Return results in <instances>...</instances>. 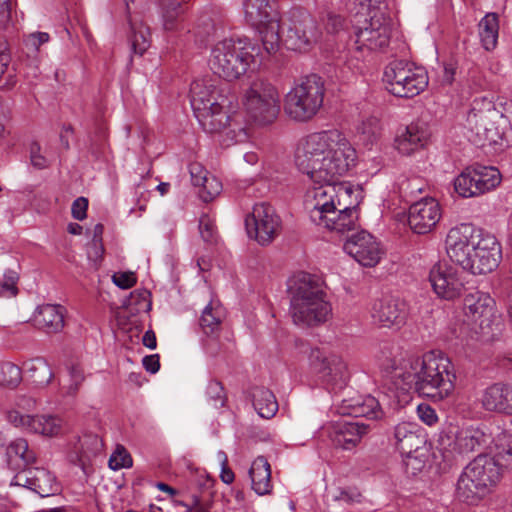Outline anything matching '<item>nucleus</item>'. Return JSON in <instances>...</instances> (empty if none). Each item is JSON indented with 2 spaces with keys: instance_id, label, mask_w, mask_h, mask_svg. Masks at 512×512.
Listing matches in <instances>:
<instances>
[{
  "instance_id": "nucleus-1",
  "label": "nucleus",
  "mask_w": 512,
  "mask_h": 512,
  "mask_svg": "<svg viewBox=\"0 0 512 512\" xmlns=\"http://www.w3.org/2000/svg\"><path fill=\"white\" fill-rule=\"evenodd\" d=\"M356 160V150L338 130L312 133L297 148L295 165L315 184L307 193L306 204L316 225L323 224L328 214H336L342 199L354 193L350 183L339 180Z\"/></svg>"
},
{
  "instance_id": "nucleus-2",
  "label": "nucleus",
  "mask_w": 512,
  "mask_h": 512,
  "mask_svg": "<svg viewBox=\"0 0 512 512\" xmlns=\"http://www.w3.org/2000/svg\"><path fill=\"white\" fill-rule=\"evenodd\" d=\"M381 371L397 389H414L419 394L442 401L455 388L456 374L453 363L442 354L431 351L422 357L407 359L387 358L380 365Z\"/></svg>"
},
{
  "instance_id": "nucleus-3",
  "label": "nucleus",
  "mask_w": 512,
  "mask_h": 512,
  "mask_svg": "<svg viewBox=\"0 0 512 512\" xmlns=\"http://www.w3.org/2000/svg\"><path fill=\"white\" fill-rule=\"evenodd\" d=\"M445 243L449 258L473 275L494 271L502 260L497 238L470 223L451 228Z\"/></svg>"
},
{
  "instance_id": "nucleus-4",
  "label": "nucleus",
  "mask_w": 512,
  "mask_h": 512,
  "mask_svg": "<svg viewBox=\"0 0 512 512\" xmlns=\"http://www.w3.org/2000/svg\"><path fill=\"white\" fill-rule=\"evenodd\" d=\"M287 287L289 311L296 325L313 327L328 321L332 306L319 276L307 272L296 273L288 280Z\"/></svg>"
},
{
  "instance_id": "nucleus-5",
  "label": "nucleus",
  "mask_w": 512,
  "mask_h": 512,
  "mask_svg": "<svg viewBox=\"0 0 512 512\" xmlns=\"http://www.w3.org/2000/svg\"><path fill=\"white\" fill-rule=\"evenodd\" d=\"M212 79H198L190 86V103L194 115L204 131L220 132L226 127L229 116L224 110L232 104L233 97L225 94Z\"/></svg>"
},
{
  "instance_id": "nucleus-6",
  "label": "nucleus",
  "mask_w": 512,
  "mask_h": 512,
  "mask_svg": "<svg viewBox=\"0 0 512 512\" xmlns=\"http://www.w3.org/2000/svg\"><path fill=\"white\" fill-rule=\"evenodd\" d=\"M258 57L261 53L256 45L224 39L212 47L208 64L215 75L233 81L246 74L252 65H259Z\"/></svg>"
},
{
  "instance_id": "nucleus-7",
  "label": "nucleus",
  "mask_w": 512,
  "mask_h": 512,
  "mask_svg": "<svg viewBox=\"0 0 512 512\" xmlns=\"http://www.w3.org/2000/svg\"><path fill=\"white\" fill-rule=\"evenodd\" d=\"M324 80L317 74L301 79L285 96V113L293 120L306 122L312 119L323 105Z\"/></svg>"
},
{
  "instance_id": "nucleus-8",
  "label": "nucleus",
  "mask_w": 512,
  "mask_h": 512,
  "mask_svg": "<svg viewBox=\"0 0 512 512\" xmlns=\"http://www.w3.org/2000/svg\"><path fill=\"white\" fill-rule=\"evenodd\" d=\"M243 9L246 22L259 31L266 53H276L280 47L281 21L277 4L271 0H245Z\"/></svg>"
},
{
  "instance_id": "nucleus-9",
  "label": "nucleus",
  "mask_w": 512,
  "mask_h": 512,
  "mask_svg": "<svg viewBox=\"0 0 512 512\" xmlns=\"http://www.w3.org/2000/svg\"><path fill=\"white\" fill-rule=\"evenodd\" d=\"M386 89L400 98H413L428 85L427 71L407 60H393L384 69Z\"/></svg>"
},
{
  "instance_id": "nucleus-10",
  "label": "nucleus",
  "mask_w": 512,
  "mask_h": 512,
  "mask_svg": "<svg viewBox=\"0 0 512 512\" xmlns=\"http://www.w3.org/2000/svg\"><path fill=\"white\" fill-rule=\"evenodd\" d=\"M249 117L259 125L272 123L280 111V97L277 88L267 80L251 82L243 99Z\"/></svg>"
},
{
  "instance_id": "nucleus-11",
  "label": "nucleus",
  "mask_w": 512,
  "mask_h": 512,
  "mask_svg": "<svg viewBox=\"0 0 512 512\" xmlns=\"http://www.w3.org/2000/svg\"><path fill=\"white\" fill-rule=\"evenodd\" d=\"M497 168L475 164L465 168L454 180V189L463 198L478 197L500 184Z\"/></svg>"
},
{
  "instance_id": "nucleus-12",
  "label": "nucleus",
  "mask_w": 512,
  "mask_h": 512,
  "mask_svg": "<svg viewBox=\"0 0 512 512\" xmlns=\"http://www.w3.org/2000/svg\"><path fill=\"white\" fill-rule=\"evenodd\" d=\"M245 226L250 238L261 246H267L280 234L282 221L273 206L261 202L255 204L252 212L246 216Z\"/></svg>"
},
{
  "instance_id": "nucleus-13",
  "label": "nucleus",
  "mask_w": 512,
  "mask_h": 512,
  "mask_svg": "<svg viewBox=\"0 0 512 512\" xmlns=\"http://www.w3.org/2000/svg\"><path fill=\"white\" fill-rule=\"evenodd\" d=\"M286 36L284 39L288 49L306 52L317 38L316 23L311 15L302 8H292L288 12Z\"/></svg>"
},
{
  "instance_id": "nucleus-14",
  "label": "nucleus",
  "mask_w": 512,
  "mask_h": 512,
  "mask_svg": "<svg viewBox=\"0 0 512 512\" xmlns=\"http://www.w3.org/2000/svg\"><path fill=\"white\" fill-rule=\"evenodd\" d=\"M309 360L328 390L338 392L347 386L349 372L341 357L334 354L327 356L319 348H313Z\"/></svg>"
},
{
  "instance_id": "nucleus-15",
  "label": "nucleus",
  "mask_w": 512,
  "mask_h": 512,
  "mask_svg": "<svg viewBox=\"0 0 512 512\" xmlns=\"http://www.w3.org/2000/svg\"><path fill=\"white\" fill-rule=\"evenodd\" d=\"M428 280L433 292L443 300L453 301L465 290L459 271L446 262L435 263L429 271Z\"/></svg>"
},
{
  "instance_id": "nucleus-16",
  "label": "nucleus",
  "mask_w": 512,
  "mask_h": 512,
  "mask_svg": "<svg viewBox=\"0 0 512 512\" xmlns=\"http://www.w3.org/2000/svg\"><path fill=\"white\" fill-rule=\"evenodd\" d=\"M492 442V434L486 427L469 426L457 430L449 446L458 456L464 457L472 453L485 454Z\"/></svg>"
},
{
  "instance_id": "nucleus-17",
  "label": "nucleus",
  "mask_w": 512,
  "mask_h": 512,
  "mask_svg": "<svg viewBox=\"0 0 512 512\" xmlns=\"http://www.w3.org/2000/svg\"><path fill=\"white\" fill-rule=\"evenodd\" d=\"M441 216V208L437 200L425 197L409 207L408 224L415 234L424 235L435 229Z\"/></svg>"
},
{
  "instance_id": "nucleus-18",
  "label": "nucleus",
  "mask_w": 512,
  "mask_h": 512,
  "mask_svg": "<svg viewBox=\"0 0 512 512\" xmlns=\"http://www.w3.org/2000/svg\"><path fill=\"white\" fill-rule=\"evenodd\" d=\"M356 50H382L389 45L391 28L383 17L372 16L367 26L355 31Z\"/></svg>"
},
{
  "instance_id": "nucleus-19",
  "label": "nucleus",
  "mask_w": 512,
  "mask_h": 512,
  "mask_svg": "<svg viewBox=\"0 0 512 512\" xmlns=\"http://www.w3.org/2000/svg\"><path fill=\"white\" fill-rule=\"evenodd\" d=\"M343 249L360 265L365 267L375 266L381 259L382 254L379 243L367 231H360L348 237Z\"/></svg>"
},
{
  "instance_id": "nucleus-20",
  "label": "nucleus",
  "mask_w": 512,
  "mask_h": 512,
  "mask_svg": "<svg viewBox=\"0 0 512 512\" xmlns=\"http://www.w3.org/2000/svg\"><path fill=\"white\" fill-rule=\"evenodd\" d=\"M371 315L381 326L398 329L406 322L408 309L406 303L399 298L383 297L374 302Z\"/></svg>"
},
{
  "instance_id": "nucleus-21",
  "label": "nucleus",
  "mask_w": 512,
  "mask_h": 512,
  "mask_svg": "<svg viewBox=\"0 0 512 512\" xmlns=\"http://www.w3.org/2000/svg\"><path fill=\"white\" fill-rule=\"evenodd\" d=\"M11 485L26 487L40 497L55 495L60 489L55 477L44 468L24 469L16 474Z\"/></svg>"
},
{
  "instance_id": "nucleus-22",
  "label": "nucleus",
  "mask_w": 512,
  "mask_h": 512,
  "mask_svg": "<svg viewBox=\"0 0 512 512\" xmlns=\"http://www.w3.org/2000/svg\"><path fill=\"white\" fill-rule=\"evenodd\" d=\"M500 468L493 457L479 454L464 467L463 471L491 493L500 481Z\"/></svg>"
},
{
  "instance_id": "nucleus-23",
  "label": "nucleus",
  "mask_w": 512,
  "mask_h": 512,
  "mask_svg": "<svg viewBox=\"0 0 512 512\" xmlns=\"http://www.w3.org/2000/svg\"><path fill=\"white\" fill-rule=\"evenodd\" d=\"M370 426L362 420L337 421L331 425L329 436L333 444L344 450L355 448L362 437L368 433Z\"/></svg>"
},
{
  "instance_id": "nucleus-24",
  "label": "nucleus",
  "mask_w": 512,
  "mask_h": 512,
  "mask_svg": "<svg viewBox=\"0 0 512 512\" xmlns=\"http://www.w3.org/2000/svg\"><path fill=\"white\" fill-rule=\"evenodd\" d=\"M464 310L468 317H471L483 328L489 326L492 321L495 301L488 293L476 290L465 296Z\"/></svg>"
},
{
  "instance_id": "nucleus-25",
  "label": "nucleus",
  "mask_w": 512,
  "mask_h": 512,
  "mask_svg": "<svg viewBox=\"0 0 512 512\" xmlns=\"http://www.w3.org/2000/svg\"><path fill=\"white\" fill-rule=\"evenodd\" d=\"M339 412L354 418L376 420L382 418L384 412L379 400L372 395H357L341 400Z\"/></svg>"
},
{
  "instance_id": "nucleus-26",
  "label": "nucleus",
  "mask_w": 512,
  "mask_h": 512,
  "mask_svg": "<svg viewBox=\"0 0 512 512\" xmlns=\"http://www.w3.org/2000/svg\"><path fill=\"white\" fill-rule=\"evenodd\" d=\"M103 450V441L96 434H84L73 444L69 452V460L85 470L94 457Z\"/></svg>"
},
{
  "instance_id": "nucleus-27",
  "label": "nucleus",
  "mask_w": 512,
  "mask_h": 512,
  "mask_svg": "<svg viewBox=\"0 0 512 512\" xmlns=\"http://www.w3.org/2000/svg\"><path fill=\"white\" fill-rule=\"evenodd\" d=\"M358 205L357 197L349 204L342 203V206H338L336 214H328V217L323 220V224L318 225L339 233L354 230L358 220Z\"/></svg>"
},
{
  "instance_id": "nucleus-28",
  "label": "nucleus",
  "mask_w": 512,
  "mask_h": 512,
  "mask_svg": "<svg viewBox=\"0 0 512 512\" xmlns=\"http://www.w3.org/2000/svg\"><path fill=\"white\" fill-rule=\"evenodd\" d=\"M490 493L471 476L462 470L460 473L454 491V498L470 506L478 505Z\"/></svg>"
},
{
  "instance_id": "nucleus-29",
  "label": "nucleus",
  "mask_w": 512,
  "mask_h": 512,
  "mask_svg": "<svg viewBox=\"0 0 512 512\" xmlns=\"http://www.w3.org/2000/svg\"><path fill=\"white\" fill-rule=\"evenodd\" d=\"M429 138L427 130L419 124L411 123L395 139V148L403 155H410L424 147Z\"/></svg>"
},
{
  "instance_id": "nucleus-30",
  "label": "nucleus",
  "mask_w": 512,
  "mask_h": 512,
  "mask_svg": "<svg viewBox=\"0 0 512 512\" xmlns=\"http://www.w3.org/2000/svg\"><path fill=\"white\" fill-rule=\"evenodd\" d=\"M251 487L259 496L268 495L272 492L271 467L263 456L257 457L249 470Z\"/></svg>"
},
{
  "instance_id": "nucleus-31",
  "label": "nucleus",
  "mask_w": 512,
  "mask_h": 512,
  "mask_svg": "<svg viewBox=\"0 0 512 512\" xmlns=\"http://www.w3.org/2000/svg\"><path fill=\"white\" fill-rule=\"evenodd\" d=\"M64 312L61 305L46 304L39 307L35 321L47 333H57L64 327Z\"/></svg>"
},
{
  "instance_id": "nucleus-32",
  "label": "nucleus",
  "mask_w": 512,
  "mask_h": 512,
  "mask_svg": "<svg viewBox=\"0 0 512 512\" xmlns=\"http://www.w3.org/2000/svg\"><path fill=\"white\" fill-rule=\"evenodd\" d=\"M250 397L254 409L264 419L272 418L278 411V402L271 390L263 386L250 389Z\"/></svg>"
},
{
  "instance_id": "nucleus-33",
  "label": "nucleus",
  "mask_w": 512,
  "mask_h": 512,
  "mask_svg": "<svg viewBox=\"0 0 512 512\" xmlns=\"http://www.w3.org/2000/svg\"><path fill=\"white\" fill-rule=\"evenodd\" d=\"M494 110L495 107L491 100L487 99L486 97L475 98L467 115V122L469 127L472 130H475L476 134H479L478 118L481 120L480 128L486 129L490 122L488 114L494 112Z\"/></svg>"
},
{
  "instance_id": "nucleus-34",
  "label": "nucleus",
  "mask_w": 512,
  "mask_h": 512,
  "mask_svg": "<svg viewBox=\"0 0 512 512\" xmlns=\"http://www.w3.org/2000/svg\"><path fill=\"white\" fill-rule=\"evenodd\" d=\"M479 36L485 50H493L498 41L499 21L496 13H487L479 22Z\"/></svg>"
},
{
  "instance_id": "nucleus-35",
  "label": "nucleus",
  "mask_w": 512,
  "mask_h": 512,
  "mask_svg": "<svg viewBox=\"0 0 512 512\" xmlns=\"http://www.w3.org/2000/svg\"><path fill=\"white\" fill-rule=\"evenodd\" d=\"M423 440L420 435L415 430L412 434H410L402 443H400L396 448L401 453V455L405 458L404 464L409 467L412 464V461H416L417 465H413V475H416L417 472H420L424 467V461L418 459L417 456H414L413 453H416L421 447Z\"/></svg>"
},
{
  "instance_id": "nucleus-36",
  "label": "nucleus",
  "mask_w": 512,
  "mask_h": 512,
  "mask_svg": "<svg viewBox=\"0 0 512 512\" xmlns=\"http://www.w3.org/2000/svg\"><path fill=\"white\" fill-rule=\"evenodd\" d=\"M63 421L52 415L32 416L29 433L47 437L58 436L62 432Z\"/></svg>"
},
{
  "instance_id": "nucleus-37",
  "label": "nucleus",
  "mask_w": 512,
  "mask_h": 512,
  "mask_svg": "<svg viewBox=\"0 0 512 512\" xmlns=\"http://www.w3.org/2000/svg\"><path fill=\"white\" fill-rule=\"evenodd\" d=\"M6 455L9 464H11L14 459H18L20 461V463L17 464L18 467H25L36 461L35 452L29 448L28 442L24 438H18L12 441L7 446Z\"/></svg>"
},
{
  "instance_id": "nucleus-38",
  "label": "nucleus",
  "mask_w": 512,
  "mask_h": 512,
  "mask_svg": "<svg viewBox=\"0 0 512 512\" xmlns=\"http://www.w3.org/2000/svg\"><path fill=\"white\" fill-rule=\"evenodd\" d=\"M151 45V33L143 23L130 22V48L135 54L143 55Z\"/></svg>"
},
{
  "instance_id": "nucleus-39",
  "label": "nucleus",
  "mask_w": 512,
  "mask_h": 512,
  "mask_svg": "<svg viewBox=\"0 0 512 512\" xmlns=\"http://www.w3.org/2000/svg\"><path fill=\"white\" fill-rule=\"evenodd\" d=\"M224 318V309L219 303L211 301L203 310L200 326L206 334L216 331Z\"/></svg>"
},
{
  "instance_id": "nucleus-40",
  "label": "nucleus",
  "mask_w": 512,
  "mask_h": 512,
  "mask_svg": "<svg viewBox=\"0 0 512 512\" xmlns=\"http://www.w3.org/2000/svg\"><path fill=\"white\" fill-rule=\"evenodd\" d=\"M504 383H494L488 386L482 393V407L490 412L502 413Z\"/></svg>"
},
{
  "instance_id": "nucleus-41",
  "label": "nucleus",
  "mask_w": 512,
  "mask_h": 512,
  "mask_svg": "<svg viewBox=\"0 0 512 512\" xmlns=\"http://www.w3.org/2000/svg\"><path fill=\"white\" fill-rule=\"evenodd\" d=\"M182 2L185 0H159L165 30L176 28L177 19L184 12Z\"/></svg>"
},
{
  "instance_id": "nucleus-42",
  "label": "nucleus",
  "mask_w": 512,
  "mask_h": 512,
  "mask_svg": "<svg viewBox=\"0 0 512 512\" xmlns=\"http://www.w3.org/2000/svg\"><path fill=\"white\" fill-rule=\"evenodd\" d=\"M359 140L365 145H373L377 142L381 133L380 121L376 117H369L362 121L358 127Z\"/></svg>"
},
{
  "instance_id": "nucleus-43",
  "label": "nucleus",
  "mask_w": 512,
  "mask_h": 512,
  "mask_svg": "<svg viewBox=\"0 0 512 512\" xmlns=\"http://www.w3.org/2000/svg\"><path fill=\"white\" fill-rule=\"evenodd\" d=\"M111 313L115 337L120 339L121 335L124 337L128 333V298H124L120 306H112Z\"/></svg>"
},
{
  "instance_id": "nucleus-44",
  "label": "nucleus",
  "mask_w": 512,
  "mask_h": 512,
  "mask_svg": "<svg viewBox=\"0 0 512 512\" xmlns=\"http://www.w3.org/2000/svg\"><path fill=\"white\" fill-rule=\"evenodd\" d=\"M151 309L150 292L147 290L130 292V317L147 313Z\"/></svg>"
},
{
  "instance_id": "nucleus-45",
  "label": "nucleus",
  "mask_w": 512,
  "mask_h": 512,
  "mask_svg": "<svg viewBox=\"0 0 512 512\" xmlns=\"http://www.w3.org/2000/svg\"><path fill=\"white\" fill-rule=\"evenodd\" d=\"M21 381L20 368L11 363L4 362L0 364V385L6 387H15Z\"/></svg>"
},
{
  "instance_id": "nucleus-46",
  "label": "nucleus",
  "mask_w": 512,
  "mask_h": 512,
  "mask_svg": "<svg viewBox=\"0 0 512 512\" xmlns=\"http://www.w3.org/2000/svg\"><path fill=\"white\" fill-rule=\"evenodd\" d=\"M27 371L31 374L40 372L41 376L34 377V383L38 385H47L53 378V372L48 363L41 358L33 360L27 364Z\"/></svg>"
},
{
  "instance_id": "nucleus-47",
  "label": "nucleus",
  "mask_w": 512,
  "mask_h": 512,
  "mask_svg": "<svg viewBox=\"0 0 512 512\" xmlns=\"http://www.w3.org/2000/svg\"><path fill=\"white\" fill-rule=\"evenodd\" d=\"M6 421L16 428L29 432L32 415L26 414L25 412L10 407L4 412Z\"/></svg>"
},
{
  "instance_id": "nucleus-48",
  "label": "nucleus",
  "mask_w": 512,
  "mask_h": 512,
  "mask_svg": "<svg viewBox=\"0 0 512 512\" xmlns=\"http://www.w3.org/2000/svg\"><path fill=\"white\" fill-rule=\"evenodd\" d=\"M19 275L15 270L7 269L4 272L3 279H0V296L1 297H14L18 293L17 281Z\"/></svg>"
},
{
  "instance_id": "nucleus-49",
  "label": "nucleus",
  "mask_w": 512,
  "mask_h": 512,
  "mask_svg": "<svg viewBox=\"0 0 512 512\" xmlns=\"http://www.w3.org/2000/svg\"><path fill=\"white\" fill-rule=\"evenodd\" d=\"M426 183L420 177L404 178L399 182V190L404 197L413 198L425 190Z\"/></svg>"
},
{
  "instance_id": "nucleus-50",
  "label": "nucleus",
  "mask_w": 512,
  "mask_h": 512,
  "mask_svg": "<svg viewBox=\"0 0 512 512\" xmlns=\"http://www.w3.org/2000/svg\"><path fill=\"white\" fill-rule=\"evenodd\" d=\"M199 197L204 202L212 201L222 191V183L214 176H210L205 180V183L198 186Z\"/></svg>"
},
{
  "instance_id": "nucleus-51",
  "label": "nucleus",
  "mask_w": 512,
  "mask_h": 512,
  "mask_svg": "<svg viewBox=\"0 0 512 512\" xmlns=\"http://www.w3.org/2000/svg\"><path fill=\"white\" fill-rule=\"evenodd\" d=\"M206 394L211 405L215 408L223 407L227 400L224 387L217 380H211L208 383Z\"/></svg>"
},
{
  "instance_id": "nucleus-52",
  "label": "nucleus",
  "mask_w": 512,
  "mask_h": 512,
  "mask_svg": "<svg viewBox=\"0 0 512 512\" xmlns=\"http://www.w3.org/2000/svg\"><path fill=\"white\" fill-rule=\"evenodd\" d=\"M493 458L500 467L512 469V435L505 442L497 444V452Z\"/></svg>"
},
{
  "instance_id": "nucleus-53",
  "label": "nucleus",
  "mask_w": 512,
  "mask_h": 512,
  "mask_svg": "<svg viewBox=\"0 0 512 512\" xmlns=\"http://www.w3.org/2000/svg\"><path fill=\"white\" fill-rule=\"evenodd\" d=\"M128 453L123 445H117L113 453L110 455L108 466L113 471H118L127 467Z\"/></svg>"
},
{
  "instance_id": "nucleus-54",
  "label": "nucleus",
  "mask_w": 512,
  "mask_h": 512,
  "mask_svg": "<svg viewBox=\"0 0 512 512\" xmlns=\"http://www.w3.org/2000/svg\"><path fill=\"white\" fill-rule=\"evenodd\" d=\"M134 197L135 206L130 208V213L136 209L140 212H144L150 198V190H148L143 184L139 183L135 186Z\"/></svg>"
},
{
  "instance_id": "nucleus-55",
  "label": "nucleus",
  "mask_w": 512,
  "mask_h": 512,
  "mask_svg": "<svg viewBox=\"0 0 512 512\" xmlns=\"http://www.w3.org/2000/svg\"><path fill=\"white\" fill-rule=\"evenodd\" d=\"M333 497H334L335 501L342 502L347 505H351L353 503H359L361 501L362 495L355 488H347V489L338 488Z\"/></svg>"
},
{
  "instance_id": "nucleus-56",
  "label": "nucleus",
  "mask_w": 512,
  "mask_h": 512,
  "mask_svg": "<svg viewBox=\"0 0 512 512\" xmlns=\"http://www.w3.org/2000/svg\"><path fill=\"white\" fill-rule=\"evenodd\" d=\"M188 169L191 177V183L195 187L205 183V180L209 177V172L198 162L190 163Z\"/></svg>"
},
{
  "instance_id": "nucleus-57",
  "label": "nucleus",
  "mask_w": 512,
  "mask_h": 512,
  "mask_svg": "<svg viewBox=\"0 0 512 512\" xmlns=\"http://www.w3.org/2000/svg\"><path fill=\"white\" fill-rule=\"evenodd\" d=\"M30 163L36 169H44L49 163L45 156L41 154V146L38 142H32L29 148Z\"/></svg>"
},
{
  "instance_id": "nucleus-58",
  "label": "nucleus",
  "mask_w": 512,
  "mask_h": 512,
  "mask_svg": "<svg viewBox=\"0 0 512 512\" xmlns=\"http://www.w3.org/2000/svg\"><path fill=\"white\" fill-rule=\"evenodd\" d=\"M199 231L202 239L205 242L212 243L215 240L216 228L207 215H204L200 218Z\"/></svg>"
},
{
  "instance_id": "nucleus-59",
  "label": "nucleus",
  "mask_w": 512,
  "mask_h": 512,
  "mask_svg": "<svg viewBox=\"0 0 512 512\" xmlns=\"http://www.w3.org/2000/svg\"><path fill=\"white\" fill-rule=\"evenodd\" d=\"M416 430V425L409 422H402L394 427L393 439L394 445L397 447L404 441L410 434Z\"/></svg>"
},
{
  "instance_id": "nucleus-60",
  "label": "nucleus",
  "mask_w": 512,
  "mask_h": 512,
  "mask_svg": "<svg viewBox=\"0 0 512 512\" xmlns=\"http://www.w3.org/2000/svg\"><path fill=\"white\" fill-rule=\"evenodd\" d=\"M417 414L422 422L432 426L438 421L436 411L428 404H420L417 407Z\"/></svg>"
},
{
  "instance_id": "nucleus-61",
  "label": "nucleus",
  "mask_w": 512,
  "mask_h": 512,
  "mask_svg": "<svg viewBox=\"0 0 512 512\" xmlns=\"http://www.w3.org/2000/svg\"><path fill=\"white\" fill-rule=\"evenodd\" d=\"M88 200L85 197H78L72 203L71 213L74 219L82 221L86 218Z\"/></svg>"
},
{
  "instance_id": "nucleus-62",
  "label": "nucleus",
  "mask_w": 512,
  "mask_h": 512,
  "mask_svg": "<svg viewBox=\"0 0 512 512\" xmlns=\"http://www.w3.org/2000/svg\"><path fill=\"white\" fill-rule=\"evenodd\" d=\"M49 41V34L45 32H36L30 34L26 40L25 45L27 48L38 50L39 47Z\"/></svg>"
},
{
  "instance_id": "nucleus-63",
  "label": "nucleus",
  "mask_w": 512,
  "mask_h": 512,
  "mask_svg": "<svg viewBox=\"0 0 512 512\" xmlns=\"http://www.w3.org/2000/svg\"><path fill=\"white\" fill-rule=\"evenodd\" d=\"M176 506L183 507V511L180 512H209L207 508H205L200 503V499L197 496H192L191 503H184L183 501L174 500Z\"/></svg>"
},
{
  "instance_id": "nucleus-64",
  "label": "nucleus",
  "mask_w": 512,
  "mask_h": 512,
  "mask_svg": "<svg viewBox=\"0 0 512 512\" xmlns=\"http://www.w3.org/2000/svg\"><path fill=\"white\" fill-rule=\"evenodd\" d=\"M142 365L147 372L151 374L157 373L160 369L159 354L146 355L142 359Z\"/></svg>"
}]
</instances>
